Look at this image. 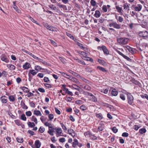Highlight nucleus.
Instances as JSON below:
<instances>
[{
	"label": "nucleus",
	"instance_id": "412c9836",
	"mask_svg": "<svg viewBox=\"0 0 148 148\" xmlns=\"http://www.w3.org/2000/svg\"><path fill=\"white\" fill-rule=\"evenodd\" d=\"M56 130V129L55 128H53L52 129H49L47 132L51 135L53 136L54 135L53 133L54 131V130Z\"/></svg>",
	"mask_w": 148,
	"mask_h": 148
},
{
	"label": "nucleus",
	"instance_id": "7c9ffc66",
	"mask_svg": "<svg viewBox=\"0 0 148 148\" xmlns=\"http://www.w3.org/2000/svg\"><path fill=\"white\" fill-rule=\"evenodd\" d=\"M34 69L35 70L37 71H38L39 70H40L42 69L43 70L44 69H42L41 66H40L38 65L35 66H34Z\"/></svg>",
	"mask_w": 148,
	"mask_h": 148
},
{
	"label": "nucleus",
	"instance_id": "473e14b6",
	"mask_svg": "<svg viewBox=\"0 0 148 148\" xmlns=\"http://www.w3.org/2000/svg\"><path fill=\"white\" fill-rule=\"evenodd\" d=\"M130 5V4L127 3H126L124 4L123 5V7L124 9H128V10L129 8V6Z\"/></svg>",
	"mask_w": 148,
	"mask_h": 148
},
{
	"label": "nucleus",
	"instance_id": "a878e982",
	"mask_svg": "<svg viewBox=\"0 0 148 148\" xmlns=\"http://www.w3.org/2000/svg\"><path fill=\"white\" fill-rule=\"evenodd\" d=\"M77 52L79 54H80L82 56V57H84L87 56L86 53L85 52L81 51H77Z\"/></svg>",
	"mask_w": 148,
	"mask_h": 148
},
{
	"label": "nucleus",
	"instance_id": "20e7f679",
	"mask_svg": "<svg viewBox=\"0 0 148 148\" xmlns=\"http://www.w3.org/2000/svg\"><path fill=\"white\" fill-rule=\"evenodd\" d=\"M127 98L128 103L130 105H132L134 101L133 96L130 94L128 93L127 94Z\"/></svg>",
	"mask_w": 148,
	"mask_h": 148
},
{
	"label": "nucleus",
	"instance_id": "680f3d73",
	"mask_svg": "<svg viewBox=\"0 0 148 148\" xmlns=\"http://www.w3.org/2000/svg\"><path fill=\"white\" fill-rule=\"evenodd\" d=\"M29 18L30 20L32 21V22H33V23H35L36 24H37V21L35 19H34L32 17H31V16H29Z\"/></svg>",
	"mask_w": 148,
	"mask_h": 148
},
{
	"label": "nucleus",
	"instance_id": "393cba45",
	"mask_svg": "<svg viewBox=\"0 0 148 148\" xmlns=\"http://www.w3.org/2000/svg\"><path fill=\"white\" fill-rule=\"evenodd\" d=\"M108 88H106V89H101L100 90V91L102 93L106 94L108 93Z\"/></svg>",
	"mask_w": 148,
	"mask_h": 148
},
{
	"label": "nucleus",
	"instance_id": "8fccbe9b",
	"mask_svg": "<svg viewBox=\"0 0 148 148\" xmlns=\"http://www.w3.org/2000/svg\"><path fill=\"white\" fill-rule=\"evenodd\" d=\"M47 119V118L43 116H42L40 118V119L41 121L43 123H44V121H45Z\"/></svg>",
	"mask_w": 148,
	"mask_h": 148
},
{
	"label": "nucleus",
	"instance_id": "e433bc0d",
	"mask_svg": "<svg viewBox=\"0 0 148 148\" xmlns=\"http://www.w3.org/2000/svg\"><path fill=\"white\" fill-rule=\"evenodd\" d=\"M77 45L82 49H84L86 48L84 47L83 45L79 42H77Z\"/></svg>",
	"mask_w": 148,
	"mask_h": 148
},
{
	"label": "nucleus",
	"instance_id": "4d7b16f0",
	"mask_svg": "<svg viewBox=\"0 0 148 148\" xmlns=\"http://www.w3.org/2000/svg\"><path fill=\"white\" fill-rule=\"evenodd\" d=\"M37 60L39 61L40 62H42L44 64H47V62H46L45 61H43L42 59L40 58H38Z\"/></svg>",
	"mask_w": 148,
	"mask_h": 148
},
{
	"label": "nucleus",
	"instance_id": "f3484780",
	"mask_svg": "<svg viewBox=\"0 0 148 148\" xmlns=\"http://www.w3.org/2000/svg\"><path fill=\"white\" fill-rule=\"evenodd\" d=\"M78 140L76 138L73 140V142L72 144V147L73 148H75L76 146L78 145Z\"/></svg>",
	"mask_w": 148,
	"mask_h": 148
},
{
	"label": "nucleus",
	"instance_id": "9b49d317",
	"mask_svg": "<svg viewBox=\"0 0 148 148\" xmlns=\"http://www.w3.org/2000/svg\"><path fill=\"white\" fill-rule=\"evenodd\" d=\"M115 51L117 53H119V54L122 56L125 59L127 60H129L130 59V58H129L128 57L124 55L121 52L119 51L117 49H115Z\"/></svg>",
	"mask_w": 148,
	"mask_h": 148
},
{
	"label": "nucleus",
	"instance_id": "4be33fe9",
	"mask_svg": "<svg viewBox=\"0 0 148 148\" xmlns=\"http://www.w3.org/2000/svg\"><path fill=\"white\" fill-rule=\"evenodd\" d=\"M118 94L117 91L115 89H113L112 91V96H116Z\"/></svg>",
	"mask_w": 148,
	"mask_h": 148
},
{
	"label": "nucleus",
	"instance_id": "72a5a7b5",
	"mask_svg": "<svg viewBox=\"0 0 148 148\" xmlns=\"http://www.w3.org/2000/svg\"><path fill=\"white\" fill-rule=\"evenodd\" d=\"M43 80L45 82L50 83L51 81L48 77H45L43 79Z\"/></svg>",
	"mask_w": 148,
	"mask_h": 148
},
{
	"label": "nucleus",
	"instance_id": "a211bd4d",
	"mask_svg": "<svg viewBox=\"0 0 148 148\" xmlns=\"http://www.w3.org/2000/svg\"><path fill=\"white\" fill-rule=\"evenodd\" d=\"M7 67L9 68L10 70H15L16 67L13 64H8L7 65Z\"/></svg>",
	"mask_w": 148,
	"mask_h": 148
},
{
	"label": "nucleus",
	"instance_id": "f704fd0d",
	"mask_svg": "<svg viewBox=\"0 0 148 148\" xmlns=\"http://www.w3.org/2000/svg\"><path fill=\"white\" fill-rule=\"evenodd\" d=\"M80 109L82 111H84L87 109V107L84 105H82L80 108Z\"/></svg>",
	"mask_w": 148,
	"mask_h": 148
},
{
	"label": "nucleus",
	"instance_id": "b1692460",
	"mask_svg": "<svg viewBox=\"0 0 148 148\" xmlns=\"http://www.w3.org/2000/svg\"><path fill=\"white\" fill-rule=\"evenodd\" d=\"M34 114L37 116H41L42 114L39 110H34Z\"/></svg>",
	"mask_w": 148,
	"mask_h": 148
},
{
	"label": "nucleus",
	"instance_id": "6e6552de",
	"mask_svg": "<svg viewBox=\"0 0 148 148\" xmlns=\"http://www.w3.org/2000/svg\"><path fill=\"white\" fill-rule=\"evenodd\" d=\"M88 98L91 101L95 102L97 101V97L92 94L90 95L88 97Z\"/></svg>",
	"mask_w": 148,
	"mask_h": 148
},
{
	"label": "nucleus",
	"instance_id": "de8ad7c7",
	"mask_svg": "<svg viewBox=\"0 0 148 148\" xmlns=\"http://www.w3.org/2000/svg\"><path fill=\"white\" fill-rule=\"evenodd\" d=\"M16 1H14L13 2V8L16 11L18 9L16 5Z\"/></svg>",
	"mask_w": 148,
	"mask_h": 148
},
{
	"label": "nucleus",
	"instance_id": "6ab92c4d",
	"mask_svg": "<svg viewBox=\"0 0 148 148\" xmlns=\"http://www.w3.org/2000/svg\"><path fill=\"white\" fill-rule=\"evenodd\" d=\"M0 100L3 103H6L7 102V97L5 96H2L0 98Z\"/></svg>",
	"mask_w": 148,
	"mask_h": 148
},
{
	"label": "nucleus",
	"instance_id": "423d86ee",
	"mask_svg": "<svg viewBox=\"0 0 148 148\" xmlns=\"http://www.w3.org/2000/svg\"><path fill=\"white\" fill-rule=\"evenodd\" d=\"M45 27H46L47 29H49V30L52 31H57L58 29L55 27L50 26L48 24H46L45 25Z\"/></svg>",
	"mask_w": 148,
	"mask_h": 148
},
{
	"label": "nucleus",
	"instance_id": "f257e3e1",
	"mask_svg": "<svg viewBox=\"0 0 148 148\" xmlns=\"http://www.w3.org/2000/svg\"><path fill=\"white\" fill-rule=\"evenodd\" d=\"M129 39L128 38L124 37L119 38L117 39V41L118 43L121 45H126Z\"/></svg>",
	"mask_w": 148,
	"mask_h": 148
},
{
	"label": "nucleus",
	"instance_id": "c85d7f7f",
	"mask_svg": "<svg viewBox=\"0 0 148 148\" xmlns=\"http://www.w3.org/2000/svg\"><path fill=\"white\" fill-rule=\"evenodd\" d=\"M72 86L73 88L75 89L78 91H80L81 89V88L77 86L75 84L73 85Z\"/></svg>",
	"mask_w": 148,
	"mask_h": 148
},
{
	"label": "nucleus",
	"instance_id": "79ce46f5",
	"mask_svg": "<svg viewBox=\"0 0 148 148\" xmlns=\"http://www.w3.org/2000/svg\"><path fill=\"white\" fill-rule=\"evenodd\" d=\"M60 73L62 75L66 78L67 77V76H69L68 75L64 72L60 71Z\"/></svg>",
	"mask_w": 148,
	"mask_h": 148
},
{
	"label": "nucleus",
	"instance_id": "a18cd8bd",
	"mask_svg": "<svg viewBox=\"0 0 148 148\" xmlns=\"http://www.w3.org/2000/svg\"><path fill=\"white\" fill-rule=\"evenodd\" d=\"M60 124L61 125L62 128L64 130L65 132L67 130V129L66 127L64 125V124L62 123H60Z\"/></svg>",
	"mask_w": 148,
	"mask_h": 148
},
{
	"label": "nucleus",
	"instance_id": "dca6fc26",
	"mask_svg": "<svg viewBox=\"0 0 148 148\" xmlns=\"http://www.w3.org/2000/svg\"><path fill=\"white\" fill-rule=\"evenodd\" d=\"M68 133L73 137L75 136V133L73 130L71 129H69L68 130Z\"/></svg>",
	"mask_w": 148,
	"mask_h": 148
},
{
	"label": "nucleus",
	"instance_id": "6e6d98bb",
	"mask_svg": "<svg viewBox=\"0 0 148 148\" xmlns=\"http://www.w3.org/2000/svg\"><path fill=\"white\" fill-rule=\"evenodd\" d=\"M45 130V128L44 127H41L40 128L39 130V131L41 133H42L44 132Z\"/></svg>",
	"mask_w": 148,
	"mask_h": 148
},
{
	"label": "nucleus",
	"instance_id": "39448f33",
	"mask_svg": "<svg viewBox=\"0 0 148 148\" xmlns=\"http://www.w3.org/2000/svg\"><path fill=\"white\" fill-rule=\"evenodd\" d=\"M41 145V143L38 140H36L35 141L34 144L32 145L33 148H39Z\"/></svg>",
	"mask_w": 148,
	"mask_h": 148
},
{
	"label": "nucleus",
	"instance_id": "1a4fd4ad",
	"mask_svg": "<svg viewBox=\"0 0 148 148\" xmlns=\"http://www.w3.org/2000/svg\"><path fill=\"white\" fill-rule=\"evenodd\" d=\"M56 135L57 137H58L59 136H61V134L62 132V129L59 127H58L56 130Z\"/></svg>",
	"mask_w": 148,
	"mask_h": 148
},
{
	"label": "nucleus",
	"instance_id": "2eb2a0df",
	"mask_svg": "<svg viewBox=\"0 0 148 148\" xmlns=\"http://www.w3.org/2000/svg\"><path fill=\"white\" fill-rule=\"evenodd\" d=\"M142 8V6L140 4H138L134 8L135 10L136 11H140Z\"/></svg>",
	"mask_w": 148,
	"mask_h": 148
},
{
	"label": "nucleus",
	"instance_id": "f8f14e48",
	"mask_svg": "<svg viewBox=\"0 0 148 148\" xmlns=\"http://www.w3.org/2000/svg\"><path fill=\"white\" fill-rule=\"evenodd\" d=\"M31 66L29 63L26 62L23 66V68L25 69H28L30 68Z\"/></svg>",
	"mask_w": 148,
	"mask_h": 148
},
{
	"label": "nucleus",
	"instance_id": "bb28decb",
	"mask_svg": "<svg viewBox=\"0 0 148 148\" xmlns=\"http://www.w3.org/2000/svg\"><path fill=\"white\" fill-rule=\"evenodd\" d=\"M28 126L30 127H33L35 126V124L34 122H29L28 123Z\"/></svg>",
	"mask_w": 148,
	"mask_h": 148
},
{
	"label": "nucleus",
	"instance_id": "338daca9",
	"mask_svg": "<svg viewBox=\"0 0 148 148\" xmlns=\"http://www.w3.org/2000/svg\"><path fill=\"white\" fill-rule=\"evenodd\" d=\"M71 81H72L73 82H78V81L77 80V79L74 77H72V79Z\"/></svg>",
	"mask_w": 148,
	"mask_h": 148
},
{
	"label": "nucleus",
	"instance_id": "aec40b11",
	"mask_svg": "<svg viewBox=\"0 0 148 148\" xmlns=\"http://www.w3.org/2000/svg\"><path fill=\"white\" fill-rule=\"evenodd\" d=\"M101 15V14L100 11L97 10L95 11V13L94 16L96 18H98Z\"/></svg>",
	"mask_w": 148,
	"mask_h": 148
},
{
	"label": "nucleus",
	"instance_id": "69168bd1",
	"mask_svg": "<svg viewBox=\"0 0 148 148\" xmlns=\"http://www.w3.org/2000/svg\"><path fill=\"white\" fill-rule=\"evenodd\" d=\"M55 109L56 112L58 114L60 115L61 114L60 111L56 108H55Z\"/></svg>",
	"mask_w": 148,
	"mask_h": 148
},
{
	"label": "nucleus",
	"instance_id": "4c0bfd02",
	"mask_svg": "<svg viewBox=\"0 0 148 148\" xmlns=\"http://www.w3.org/2000/svg\"><path fill=\"white\" fill-rule=\"evenodd\" d=\"M90 138L92 140H95L97 139V137L94 135H92L91 134L90 135Z\"/></svg>",
	"mask_w": 148,
	"mask_h": 148
},
{
	"label": "nucleus",
	"instance_id": "603ef678",
	"mask_svg": "<svg viewBox=\"0 0 148 148\" xmlns=\"http://www.w3.org/2000/svg\"><path fill=\"white\" fill-rule=\"evenodd\" d=\"M102 10L105 12H106L107 11V8L106 6L104 5L102 7Z\"/></svg>",
	"mask_w": 148,
	"mask_h": 148
},
{
	"label": "nucleus",
	"instance_id": "7ed1b4c3",
	"mask_svg": "<svg viewBox=\"0 0 148 148\" xmlns=\"http://www.w3.org/2000/svg\"><path fill=\"white\" fill-rule=\"evenodd\" d=\"M139 35L140 37L145 39L148 38V32L146 31L140 32L139 33Z\"/></svg>",
	"mask_w": 148,
	"mask_h": 148
},
{
	"label": "nucleus",
	"instance_id": "9d476101",
	"mask_svg": "<svg viewBox=\"0 0 148 148\" xmlns=\"http://www.w3.org/2000/svg\"><path fill=\"white\" fill-rule=\"evenodd\" d=\"M1 59L2 61L6 63H8L9 62L8 59L7 58L6 56L4 55H2L1 56Z\"/></svg>",
	"mask_w": 148,
	"mask_h": 148
},
{
	"label": "nucleus",
	"instance_id": "c03bdc74",
	"mask_svg": "<svg viewBox=\"0 0 148 148\" xmlns=\"http://www.w3.org/2000/svg\"><path fill=\"white\" fill-rule=\"evenodd\" d=\"M116 9L117 10V11L119 13L121 12L122 8L118 6H116Z\"/></svg>",
	"mask_w": 148,
	"mask_h": 148
},
{
	"label": "nucleus",
	"instance_id": "c756f323",
	"mask_svg": "<svg viewBox=\"0 0 148 148\" xmlns=\"http://www.w3.org/2000/svg\"><path fill=\"white\" fill-rule=\"evenodd\" d=\"M31 121L34 122L36 124L38 123L36 117L34 116H33L31 117Z\"/></svg>",
	"mask_w": 148,
	"mask_h": 148
},
{
	"label": "nucleus",
	"instance_id": "774afa93",
	"mask_svg": "<svg viewBox=\"0 0 148 148\" xmlns=\"http://www.w3.org/2000/svg\"><path fill=\"white\" fill-rule=\"evenodd\" d=\"M38 90L42 93H44L45 92V89L44 88H39L38 89Z\"/></svg>",
	"mask_w": 148,
	"mask_h": 148
},
{
	"label": "nucleus",
	"instance_id": "3c124183",
	"mask_svg": "<svg viewBox=\"0 0 148 148\" xmlns=\"http://www.w3.org/2000/svg\"><path fill=\"white\" fill-rule=\"evenodd\" d=\"M16 140L17 142L19 143H22L23 141V139L22 138H17Z\"/></svg>",
	"mask_w": 148,
	"mask_h": 148
},
{
	"label": "nucleus",
	"instance_id": "cd10ccee",
	"mask_svg": "<svg viewBox=\"0 0 148 148\" xmlns=\"http://www.w3.org/2000/svg\"><path fill=\"white\" fill-rule=\"evenodd\" d=\"M75 60L77 62L79 63L82 65H85L86 64L84 61L82 60H80L77 58H75Z\"/></svg>",
	"mask_w": 148,
	"mask_h": 148
},
{
	"label": "nucleus",
	"instance_id": "f03ea898",
	"mask_svg": "<svg viewBox=\"0 0 148 148\" xmlns=\"http://www.w3.org/2000/svg\"><path fill=\"white\" fill-rule=\"evenodd\" d=\"M109 26L110 27H113L117 29H119L121 27V25L117 24L116 22L110 23L109 24Z\"/></svg>",
	"mask_w": 148,
	"mask_h": 148
},
{
	"label": "nucleus",
	"instance_id": "a19ab883",
	"mask_svg": "<svg viewBox=\"0 0 148 148\" xmlns=\"http://www.w3.org/2000/svg\"><path fill=\"white\" fill-rule=\"evenodd\" d=\"M90 4L93 6H95L96 5V2L94 0H91L90 1Z\"/></svg>",
	"mask_w": 148,
	"mask_h": 148
},
{
	"label": "nucleus",
	"instance_id": "0e129e2a",
	"mask_svg": "<svg viewBox=\"0 0 148 148\" xmlns=\"http://www.w3.org/2000/svg\"><path fill=\"white\" fill-rule=\"evenodd\" d=\"M50 120H51L53 119L54 116L52 114H49L48 116Z\"/></svg>",
	"mask_w": 148,
	"mask_h": 148
},
{
	"label": "nucleus",
	"instance_id": "5fc2aeb1",
	"mask_svg": "<svg viewBox=\"0 0 148 148\" xmlns=\"http://www.w3.org/2000/svg\"><path fill=\"white\" fill-rule=\"evenodd\" d=\"M25 114L27 116H30L32 115V113L30 111H28L25 112Z\"/></svg>",
	"mask_w": 148,
	"mask_h": 148
},
{
	"label": "nucleus",
	"instance_id": "2f4dec72",
	"mask_svg": "<svg viewBox=\"0 0 148 148\" xmlns=\"http://www.w3.org/2000/svg\"><path fill=\"white\" fill-rule=\"evenodd\" d=\"M146 132V130L145 128H142L140 129L139 130L140 133L141 134H143V133H145Z\"/></svg>",
	"mask_w": 148,
	"mask_h": 148
},
{
	"label": "nucleus",
	"instance_id": "13d9d810",
	"mask_svg": "<svg viewBox=\"0 0 148 148\" xmlns=\"http://www.w3.org/2000/svg\"><path fill=\"white\" fill-rule=\"evenodd\" d=\"M49 7L51 9L53 10H55L56 9V7L53 5H49Z\"/></svg>",
	"mask_w": 148,
	"mask_h": 148
},
{
	"label": "nucleus",
	"instance_id": "58836bf2",
	"mask_svg": "<svg viewBox=\"0 0 148 148\" xmlns=\"http://www.w3.org/2000/svg\"><path fill=\"white\" fill-rule=\"evenodd\" d=\"M96 116L100 120L102 119L103 118V116L101 113L97 114H96Z\"/></svg>",
	"mask_w": 148,
	"mask_h": 148
},
{
	"label": "nucleus",
	"instance_id": "37998d69",
	"mask_svg": "<svg viewBox=\"0 0 148 148\" xmlns=\"http://www.w3.org/2000/svg\"><path fill=\"white\" fill-rule=\"evenodd\" d=\"M44 85L45 87L47 88H50L52 87L51 85L49 84L45 83L44 84Z\"/></svg>",
	"mask_w": 148,
	"mask_h": 148
},
{
	"label": "nucleus",
	"instance_id": "c9c22d12",
	"mask_svg": "<svg viewBox=\"0 0 148 148\" xmlns=\"http://www.w3.org/2000/svg\"><path fill=\"white\" fill-rule=\"evenodd\" d=\"M97 68L103 72H106L107 71L105 68L101 66H97Z\"/></svg>",
	"mask_w": 148,
	"mask_h": 148
},
{
	"label": "nucleus",
	"instance_id": "864d4df0",
	"mask_svg": "<svg viewBox=\"0 0 148 148\" xmlns=\"http://www.w3.org/2000/svg\"><path fill=\"white\" fill-rule=\"evenodd\" d=\"M66 34L68 36H69L71 39H73L74 37L71 34L68 32H66Z\"/></svg>",
	"mask_w": 148,
	"mask_h": 148
},
{
	"label": "nucleus",
	"instance_id": "ea45409f",
	"mask_svg": "<svg viewBox=\"0 0 148 148\" xmlns=\"http://www.w3.org/2000/svg\"><path fill=\"white\" fill-rule=\"evenodd\" d=\"M22 90L25 92H29V89L25 87H23L22 88Z\"/></svg>",
	"mask_w": 148,
	"mask_h": 148
},
{
	"label": "nucleus",
	"instance_id": "e2e57ef3",
	"mask_svg": "<svg viewBox=\"0 0 148 148\" xmlns=\"http://www.w3.org/2000/svg\"><path fill=\"white\" fill-rule=\"evenodd\" d=\"M112 130L113 132L115 133H116L118 131V129L116 128V127H114L112 129Z\"/></svg>",
	"mask_w": 148,
	"mask_h": 148
},
{
	"label": "nucleus",
	"instance_id": "4468645a",
	"mask_svg": "<svg viewBox=\"0 0 148 148\" xmlns=\"http://www.w3.org/2000/svg\"><path fill=\"white\" fill-rule=\"evenodd\" d=\"M99 125V126L98 127V129L100 131L103 130L104 128V125L103 121H101L100 122Z\"/></svg>",
	"mask_w": 148,
	"mask_h": 148
},
{
	"label": "nucleus",
	"instance_id": "ddd939ff",
	"mask_svg": "<svg viewBox=\"0 0 148 148\" xmlns=\"http://www.w3.org/2000/svg\"><path fill=\"white\" fill-rule=\"evenodd\" d=\"M37 73V72L35 71V70L34 69H30L29 70L28 75L30 76V75H32L33 76H34L36 75Z\"/></svg>",
	"mask_w": 148,
	"mask_h": 148
},
{
	"label": "nucleus",
	"instance_id": "bf43d9fd",
	"mask_svg": "<svg viewBox=\"0 0 148 148\" xmlns=\"http://www.w3.org/2000/svg\"><path fill=\"white\" fill-rule=\"evenodd\" d=\"M75 103L77 104H81L83 103V101L81 100H78L76 101Z\"/></svg>",
	"mask_w": 148,
	"mask_h": 148
},
{
	"label": "nucleus",
	"instance_id": "052dcab7",
	"mask_svg": "<svg viewBox=\"0 0 148 148\" xmlns=\"http://www.w3.org/2000/svg\"><path fill=\"white\" fill-rule=\"evenodd\" d=\"M117 20L120 22L122 23L123 21V19L122 17L120 16H119L118 17V19Z\"/></svg>",
	"mask_w": 148,
	"mask_h": 148
},
{
	"label": "nucleus",
	"instance_id": "0eeeda50",
	"mask_svg": "<svg viewBox=\"0 0 148 148\" xmlns=\"http://www.w3.org/2000/svg\"><path fill=\"white\" fill-rule=\"evenodd\" d=\"M101 49L103 51L104 53L107 54H108L109 53L106 47L104 46H102V47H98V49Z\"/></svg>",
	"mask_w": 148,
	"mask_h": 148
},
{
	"label": "nucleus",
	"instance_id": "49530a36",
	"mask_svg": "<svg viewBox=\"0 0 148 148\" xmlns=\"http://www.w3.org/2000/svg\"><path fill=\"white\" fill-rule=\"evenodd\" d=\"M120 97L123 101H124L125 99V96L123 94H120Z\"/></svg>",
	"mask_w": 148,
	"mask_h": 148
},
{
	"label": "nucleus",
	"instance_id": "09e8293b",
	"mask_svg": "<svg viewBox=\"0 0 148 148\" xmlns=\"http://www.w3.org/2000/svg\"><path fill=\"white\" fill-rule=\"evenodd\" d=\"M21 119L23 121H26L27 119L25 114H22L21 116Z\"/></svg>",
	"mask_w": 148,
	"mask_h": 148
},
{
	"label": "nucleus",
	"instance_id": "5701e85b",
	"mask_svg": "<svg viewBox=\"0 0 148 148\" xmlns=\"http://www.w3.org/2000/svg\"><path fill=\"white\" fill-rule=\"evenodd\" d=\"M82 58L86 60L89 61L91 62H93V60L92 59L89 57H87V56L84 57H82Z\"/></svg>",
	"mask_w": 148,
	"mask_h": 148
}]
</instances>
